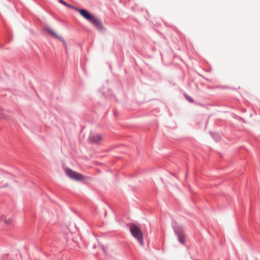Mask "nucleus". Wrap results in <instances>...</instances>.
Wrapping results in <instances>:
<instances>
[{"label": "nucleus", "mask_w": 260, "mask_h": 260, "mask_svg": "<svg viewBox=\"0 0 260 260\" xmlns=\"http://www.w3.org/2000/svg\"><path fill=\"white\" fill-rule=\"evenodd\" d=\"M103 139L102 136L99 134H94L90 136L89 141L91 143H99Z\"/></svg>", "instance_id": "5"}, {"label": "nucleus", "mask_w": 260, "mask_h": 260, "mask_svg": "<svg viewBox=\"0 0 260 260\" xmlns=\"http://www.w3.org/2000/svg\"><path fill=\"white\" fill-rule=\"evenodd\" d=\"M12 219L5 215L0 216V222H4L5 225H10L12 223Z\"/></svg>", "instance_id": "4"}, {"label": "nucleus", "mask_w": 260, "mask_h": 260, "mask_svg": "<svg viewBox=\"0 0 260 260\" xmlns=\"http://www.w3.org/2000/svg\"><path fill=\"white\" fill-rule=\"evenodd\" d=\"M175 233L176 235H177L178 237L179 241L181 244H184L185 241V236L181 232H179L177 231H175Z\"/></svg>", "instance_id": "6"}, {"label": "nucleus", "mask_w": 260, "mask_h": 260, "mask_svg": "<svg viewBox=\"0 0 260 260\" xmlns=\"http://www.w3.org/2000/svg\"><path fill=\"white\" fill-rule=\"evenodd\" d=\"M184 96L186 98V99L189 102H193V99L190 97L189 96V95H187V94H184Z\"/></svg>", "instance_id": "9"}, {"label": "nucleus", "mask_w": 260, "mask_h": 260, "mask_svg": "<svg viewBox=\"0 0 260 260\" xmlns=\"http://www.w3.org/2000/svg\"><path fill=\"white\" fill-rule=\"evenodd\" d=\"M130 231L132 235L135 237L141 246L144 245L143 235L141 229L133 224L130 227Z\"/></svg>", "instance_id": "2"}, {"label": "nucleus", "mask_w": 260, "mask_h": 260, "mask_svg": "<svg viewBox=\"0 0 260 260\" xmlns=\"http://www.w3.org/2000/svg\"><path fill=\"white\" fill-rule=\"evenodd\" d=\"M46 30L50 33L52 36L59 39H61L59 36L50 27H47Z\"/></svg>", "instance_id": "7"}, {"label": "nucleus", "mask_w": 260, "mask_h": 260, "mask_svg": "<svg viewBox=\"0 0 260 260\" xmlns=\"http://www.w3.org/2000/svg\"><path fill=\"white\" fill-rule=\"evenodd\" d=\"M76 11L86 19L90 21L96 28L101 30L103 28V25L101 21L98 20L94 16L90 14L85 9H78L76 8Z\"/></svg>", "instance_id": "1"}, {"label": "nucleus", "mask_w": 260, "mask_h": 260, "mask_svg": "<svg viewBox=\"0 0 260 260\" xmlns=\"http://www.w3.org/2000/svg\"><path fill=\"white\" fill-rule=\"evenodd\" d=\"M58 2H59V3H60V4L64 5L66 7L74 9L75 10L76 9V8L74 7V6H72V5L69 4H68L67 2H64L63 0H58Z\"/></svg>", "instance_id": "8"}, {"label": "nucleus", "mask_w": 260, "mask_h": 260, "mask_svg": "<svg viewBox=\"0 0 260 260\" xmlns=\"http://www.w3.org/2000/svg\"><path fill=\"white\" fill-rule=\"evenodd\" d=\"M64 172L71 179L77 181H82L84 179V177L82 174L76 172L70 168H65Z\"/></svg>", "instance_id": "3"}]
</instances>
